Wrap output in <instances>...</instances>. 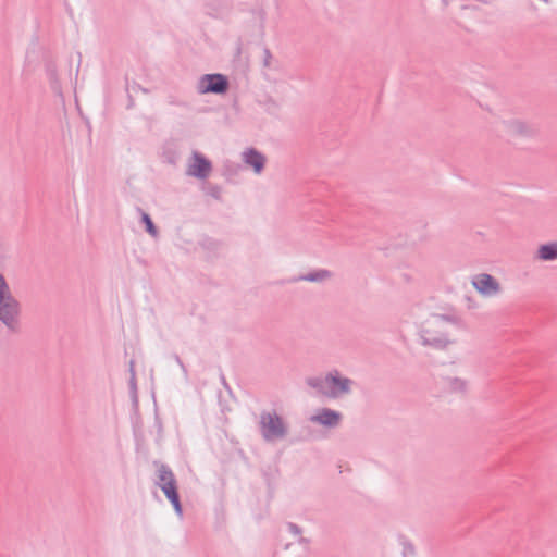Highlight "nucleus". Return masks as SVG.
Masks as SVG:
<instances>
[{
  "mask_svg": "<svg viewBox=\"0 0 557 557\" xmlns=\"http://www.w3.org/2000/svg\"><path fill=\"white\" fill-rule=\"evenodd\" d=\"M22 304L12 290L2 273H0V322L12 334L21 332Z\"/></svg>",
  "mask_w": 557,
  "mask_h": 557,
  "instance_id": "obj_1",
  "label": "nucleus"
},
{
  "mask_svg": "<svg viewBox=\"0 0 557 557\" xmlns=\"http://www.w3.org/2000/svg\"><path fill=\"white\" fill-rule=\"evenodd\" d=\"M156 468L154 485L158 486L172 505L175 513L183 517V506L178 493V484L173 470L160 460L152 461Z\"/></svg>",
  "mask_w": 557,
  "mask_h": 557,
  "instance_id": "obj_2",
  "label": "nucleus"
},
{
  "mask_svg": "<svg viewBox=\"0 0 557 557\" xmlns=\"http://www.w3.org/2000/svg\"><path fill=\"white\" fill-rule=\"evenodd\" d=\"M455 318L446 314L437 315L434 323L422 327L419 332L420 343L423 346H429L435 349H445L453 341L449 339L448 334L443 330L445 322H454Z\"/></svg>",
  "mask_w": 557,
  "mask_h": 557,
  "instance_id": "obj_3",
  "label": "nucleus"
},
{
  "mask_svg": "<svg viewBox=\"0 0 557 557\" xmlns=\"http://www.w3.org/2000/svg\"><path fill=\"white\" fill-rule=\"evenodd\" d=\"M259 425L261 435L267 442L283 438L287 434V428L276 411H262Z\"/></svg>",
  "mask_w": 557,
  "mask_h": 557,
  "instance_id": "obj_4",
  "label": "nucleus"
},
{
  "mask_svg": "<svg viewBox=\"0 0 557 557\" xmlns=\"http://www.w3.org/2000/svg\"><path fill=\"white\" fill-rule=\"evenodd\" d=\"M227 78L223 74H206L197 82V90L200 94H223L227 89Z\"/></svg>",
  "mask_w": 557,
  "mask_h": 557,
  "instance_id": "obj_5",
  "label": "nucleus"
},
{
  "mask_svg": "<svg viewBox=\"0 0 557 557\" xmlns=\"http://www.w3.org/2000/svg\"><path fill=\"white\" fill-rule=\"evenodd\" d=\"M473 287L484 297H492L500 292L499 282L488 273H480L472 277Z\"/></svg>",
  "mask_w": 557,
  "mask_h": 557,
  "instance_id": "obj_6",
  "label": "nucleus"
},
{
  "mask_svg": "<svg viewBox=\"0 0 557 557\" xmlns=\"http://www.w3.org/2000/svg\"><path fill=\"white\" fill-rule=\"evenodd\" d=\"M504 126L509 136L516 138H532L539 133L534 124L524 122L519 119H511L504 122Z\"/></svg>",
  "mask_w": 557,
  "mask_h": 557,
  "instance_id": "obj_7",
  "label": "nucleus"
},
{
  "mask_svg": "<svg viewBox=\"0 0 557 557\" xmlns=\"http://www.w3.org/2000/svg\"><path fill=\"white\" fill-rule=\"evenodd\" d=\"M329 381L330 398H337L351 392L354 381L349 377L342 376L339 371L336 369L329 372Z\"/></svg>",
  "mask_w": 557,
  "mask_h": 557,
  "instance_id": "obj_8",
  "label": "nucleus"
},
{
  "mask_svg": "<svg viewBox=\"0 0 557 557\" xmlns=\"http://www.w3.org/2000/svg\"><path fill=\"white\" fill-rule=\"evenodd\" d=\"M212 170V163L203 154L198 151H194L191 156V162L188 164L187 175L196 177L198 180H205L209 176Z\"/></svg>",
  "mask_w": 557,
  "mask_h": 557,
  "instance_id": "obj_9",
  "label": "nucleus"
},
{
  "mask_svg": "<svg viewBox=\"0 0 557 557\" xmlns=\"http://www.w3.org/2000/svg\"><path fill=\"white\" fill-rule=\"evenodd\" d=\"M310 540L300 537L297 542L287 543L275 552L274 557H306L309 550Z\"/></svg>",
  "mask_w": 557,
  "mask_h": 557,
  "instance_id": "obj_10",
  "label": "nucleus"
},
{
  "mask_svg": "<svg viewBox=\"0 0 557 557\" xmlns=\"http://www.w3.org/2000/svg\"><path fill=\"white\" fill-rule=\"evenodd\" d=\"M243 161L252 168L256 174H260L265 166V156L256 148H247L243 152Z\"/></svg>",
  "mask_w": 557,
  "mask_h": 557,
  "instance_id": "obj_11",
  "label": "nucleus"
},
{
  "mask_svg": "<svg viewBox=\"0 0 557 557\" xmlns=\"http://www.w3.org/2000/svg\"><path fill=\"white\" fill-rule=\"evenodd\" d=\"M342 414L330 408L321 409L318 414L311 418V421L318 422L323 426L334 428L338 425Z\"/></svg>",
  "mask_w": 557,
  "mask_h": 557,
  "instance_id": "obj_12",
  "label": "nucleus"
},
{
  "mask_svg": "<svg viewBox=\"0 0 557 557\" xmlns=\"http://www.w3.org/2000/svg\"><path fill=\"white\" fill-rule=\"evenodd\" d=\"M535 259L541 261L557 260V242L540 245L535 253Z\"/></svg>",
  "mask_w": 557,
  "mask_h": 557,
  "instance_id": "obj_13",
  "label": "nucleus"
},
{
  "mask_svg": "<svg viewBox=\"0 0 557 557\" xmlns=\"http://www.w3.org/2000/svg\"><path fill=\"white\" fill-rule=\"evenodd\" d=\"M306 382H307L308 386L315 389L319 394L330 398L329 372L326 373V375L324 377H319V376L308 377Z\"/></svg>",
  "mask_w": 557,
  "mask_h": 557,
  "instance_id": "obj_14",
  "label": "nucleus"
},
{
  "mask_svg": "<svg viewBox=\"0 0 557 557\" xmlns=\"http://www.w3.org/2000/svg\"><path fill=\"white\" fill-rule=\"evenodd\" d=\"M332 277V272L326 269H319L299 276V281L323 282Z\"/></svg>",
  "mask_w": 557,
  "mask_h": 557,
  "instance_id": "obj_15",
  "label": "nucleus"
},
{
  "mask_svg": "<svg viewBox=\"0 0 557 557\" xmlns=\"http://www.w3.org/2000/svg\"><path fill=\"white\" fill-rule=\"evenodd\" d=\"M445 386L451 392H466L467 382L460 377L447 376L444 379Z\"/></svg>",
  "mask_w": 557,
  "mask_h": 557,
  "instance_id": "obj_16",
  "label": "nucleus"
},
{
  "mask_svg": "<svg viewBox=\"0 0 557 557\" xmlns=\"http://www.w3.org/2000/svg\"><path fill=\"white\" fill-rule=\"evenodd\" d=\"M139 211L141 213L140 221L145 225L146 232L149 235H151L152 237H157L159 232H158V228L154 225L151 216L148 213H146L145 211H143L141 209H139Z\"/></svg>",
  "mask_w": 557,
  "mask_h": 557,
  "instance_id": "obj_17",
  "label": "nucleus"
},
{
  "mask_svg": "<svg viewBox=\"0 0 557 557\" xmlns=\"http://www.w3.org/2000/svg\"><path fill=\"white\" fill-rule=\"evenodd\" d=\"M206 193L211 196L212 198L220 200L222 188L219 185H209L206 189Z\"/></svg>",
  "mask_w": 557,
  "mask_h": 557,
  "instance_id": "obj_18",
  "label": "nucleus"
},
{
  "mask_svg": "<svg viewBox=\"0 0 557 557\" xmlns=\"http://www.w3.org/2000/svg\"><path fill=\"white\" fill-rule=\"evenodd\" d=\"M286 528H287V530H288L293 535H295V536L297 537V541H298L300 537H302V536H301V532H302V530H301V528H300L298 524H296V523H294V522H287V523H286Z\"/></svg>",
  "mask_w": 557,
  "mask_h": 557,
  "instance_id": "obj_19",
  "label": "nucleus"
},
{
  "mask_svg": "<svg viewBox=\"0 0 557 557\" xmlns=\"http://www.w3.org/2000/svg\"><path fill=\"white\" fill-rule=\"evenodd\" d=\"M416 554L414 546L408 542H403V555L404 557L413 556Z\"/></svg>",
  "mask_w": 557,
  "mask_h": 557,
  "instance_id": "obj_20",
  "label": "nucleus"
},
{
  "mask_svg": "<svg viewBox=\"0 0 557 557\" xmlns=\"http://www.w3.org/2000/svg\"><path fill=\"white\" fill-rule=\"evenodd\" d=\"M74 110H75V112H77L81 115V117L85 121L87 127L90 129V121L88 117H86L83 114L82 107L81 106L74 107Z\"/></svg>",
  "mask_w": 557,
  "mask_h": 557,
  "instance_id": "obj_21",
  "label": "nucleus"
},
{
  "mask_svg": "<svg viewBox=\"0 0 557 557\" xmlns=\"http://www.w3.org/2000/svg\"><path fill=\"white\" fill-rule=\"evenodd\" d=\"M174 359L176 361V363L181 367V369L183 370V372L185 374H187V369H186V366L184 364V362L182 361V359L180 358L178 355H174Z\"/></svg>",
  "mask_w": 557,
  "mask_h": 557,
  "instance_id": "obj_22",
  "label": "nucleus"
},
{
  "mask_svg": "<svg viewBox=\"0 0 557 557\" xmlns=\"http://www.w3.org/2000/svg\"><path fill=\"white\" fill-rule=\"evenodd\" d=\"M207 9H208L209 14H211L213 16L218 15V12H216L215 8L212 5V3H207Z\"/></svg>",
  "mask_w": 557,
  "mask_h": 557,
  "instance_id": "obj_23",
  "label": "nucleus"
},
{
  "mask_svg": "<svg viewBox=\"0 0 557 557\" xmlns=\"http://www.w3.org/2000/svg\"><path fill=\"white\" fill-rule=\"evenodd\" d=\"M129 386L131 388L136 392V377H135V373H133V375H131V379H129Z\"/></svg>",
  "mask_w": 557,
  "mask_h": 557,
  "instance_id": "obj_24",
  "label": "nucleus"
},
{
  "mask_svg": "<svg viewBox=\"0 0 557 557\" xmlns=\"http://www.w3.org/2000/svg\"><path fill=\"white\" fill-rule=\"evenodd\" d=\"M129 372H131V375H133V373H135V361L134 360L129 361Z\"/></svg>",
  "mask_w": 557,
  "mask_h": 557,
  "instance_id": "obj_25",
  "label": "nucleus"
},
{
  "mask_svg": "<svg viewBox=\"0 0 557 557\" xmlns=\"http://www.w3.org/2000/svg\"><path fill=\"white\" fill-rule=\"evenodd\" d=\"M223 384L226 385L225 377L222 376Z\"/></svg>",
  "mask_w": 557,
  "mask_h": 557,
  "instance_id": "obj_26",
  "label": "nucleus"
},
{
  "mask_svg": "<svg viewBox=\"0 0 557 557\" xmlns=\"http://www.w3.org/2000/svg\"><path fill=\"white\" fill-rule=\"evenodd\" d=\"M265 55L270 57V52L268 50H265Z\"/></svg>",
  "mask_w": 557,
  "mask_h": 557,
  "instance_id": "obj_27",
  "label": "nucleus"
},
{
  "mask_svg": "<svg viewBox=\"0 0 557 557\" xmlns=\"http://www.w3.org/2000/svg\"><path fill=\"white\" fill-rule=\"evenodd\" d=\"M51 75H52V76H54V75H55V71H54V70H52V71H51Z\"/></svg>",
  "mask_w": 557,
  "mask_h": 557,
  "instance_id": "obj_28",
  "label": "nucleus"
}]
</instances>
